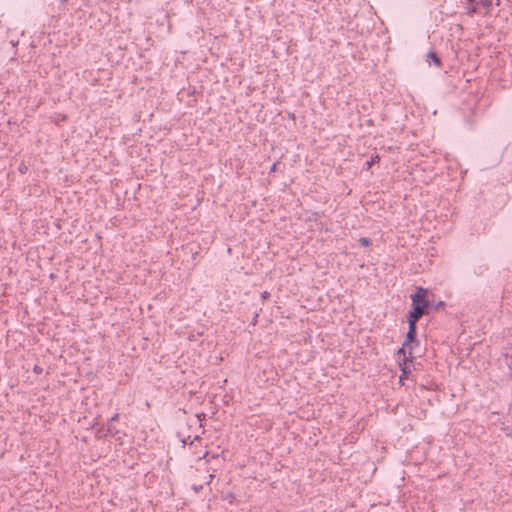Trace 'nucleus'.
Listing matches in <instances>:
<instances>
[{"mask_svg":"<svg viewBox=\"0 0 512 512\" xmlns=\"http://www.w3.org/2000/svg\"><path fill=\"white\" fill-rule=\"evenodd\" d=\"M428 290L422 287L417 288L416 292L411 295L412 307L420 306L422 309H426L428 307L427 300Z\"/></svg>","mask_w":512,"mask_h":512,"instance_id":"f257e3e1","label":"nucleus"},{"mask_svg":"<svg viewBox=\"0 0 512 512\" xmlns=\"http://www.w3.org/2000/svg\"><path fill=\"white\" fill-rule=\"evenodd\" d=\"M276 168V164H273L272 167H271V170L274 171Z\"/></svg>","mask_w":512,"mask_h":512,"instance_id":"f8f14e48","label":"nucleus"},{"mask_svg":"<svg viewBox=\"0 0 512 512\" xmlns=\"http://www.w3.org/2000/svg\"><path fill=\"white\" fill-rule=\"evenodd\" d=\"M424 312L425 310L420 306L412 307V310L409 313L408 323L416 325L417 321L422 317Z\"/></svg>","mask_w":512,"mask_h":512,"instance_id":"7ed1b4c3","label":"nucleus"},{"mask_svg":"<svg viewBox=\"0 0 512 512\" xmlns=\"http://www.w3.org/2000/svg\"><path fill=\"white\" fill-rule=\"evenodd\" d=\"M360 244L363 246H368L370 244V240L368 238H360Z\"/></svg>","mask_w":512,"mask_h":512,"instance_id":"0eeeda50","label":"nucleus"},{"mask_svg":"<svg viewBox=\"0 0 512 512\" xmlns=\"http://www.w3.org/2000/svg\"><path fill=\"white\" fill-rule=\"evenodd\" d=\"M415 340H416V325L409 324V329L407 332L406 340L403 343V346L399 349L398 354H400V353L405 354V349L406 348L411 349V343L415 342Z\"/></svg>","mask_w":512,"mask_h":512,"instance_id":"f03ea898","label":"nucleus"},{"mask_svg":"<svg viewBox=\"0 0 512 512\" xmlns=\"http://www.w3.org/2000/svg\"><path fill=\"white\" fill-rule=\"evenodd\" d=\"M477 6L484 7L486 9L485 14L489 13L490 8L492 6V0H480L477 1Z\"/></svg>","mask_w":512,"mask_h":512,"instance_id":"423d86ee","label":"nucleus"},{"mask_svg":"<svg viewBox=\"0 0 512 512\" xmlns=\"http://www.w3.org/2000/svg\"><path fill=\"white\" fill-rule=\"evenodd\" d=\"M467 1L472 4L466 8V13L469 16H473L475 14L480 13V6H477L476 0H467Z\"/></svg>","mask_w":512,"mask_h":512,"instance_id":"20e7f679","label":"nucleus"},{"mask_svg":"<svg viewBox=\"0 0 512 512\" xmlns=\"http://www.w3.org/2000/svg\"><path fill=\"white\" fill-rule=\"evenodd\" d=\"M404 376H406V370L405 369L402 370V375L400 376V380H402Z\"/></svg>","mask_w":512,"mask_h":512,"instance_id":"9d476101","label":"nucleus"},{"mask_svg":"<svg viewBox=\"0 0 512 512\" xmlns=\"http://www.w3.org/2000/svg\"><path fill=\"white\" fill-rule=\"evenodd\" d=\"M19 171H20L21 173H25V172L27 171V167H26V166H24V165H20V167H19Z\"/></svg>","mask_w":512,"mask_h":512,"instance_id":"6e6552de","label":"nucleus"},{"mask_svg":"<svg viewBox=\"0 0 512 512\" xmlns=\"http://www.w3.org/2000/svg\"><path fill=\"white\" fill-rule=\"evenodd\" d=\"M118 419V414H115L114 416L111 417L110 421H116Z\"/></svg>","mask_w":512,"mask_h":512,"instance_id":"1a4fd4ad","label":"nucleus"},{"mask_svg":"<svg viewBox=\"0 0 512 512\" xmlns=\"http://www.w3.org/2000/svg\"><path fill=\"white\" fill-rule=\"evenodd\" d=\"M376 159H378V156H376L375 158H372V161L368 162V165L370 166L372 162L376 161Z\"/></svg>","mask_w":512,"mask_h":512,"instance_id":"9b49d317","label":"nucleus"},{"mask_svg":"<svg viewBox=\"0 0 512 512\" xmlns=\"http://www.w3.org/2000/svg\"><path fill=\"white\" fill-rule=\"evenodd\" d=\"M427 60H431L438 67L441 65V58L434 51H430L427 54Z\"/></svg>","mask_w":512,"mask_h":512,"instance_id":"39448f33","label":"nucleus"}]
</instances>
